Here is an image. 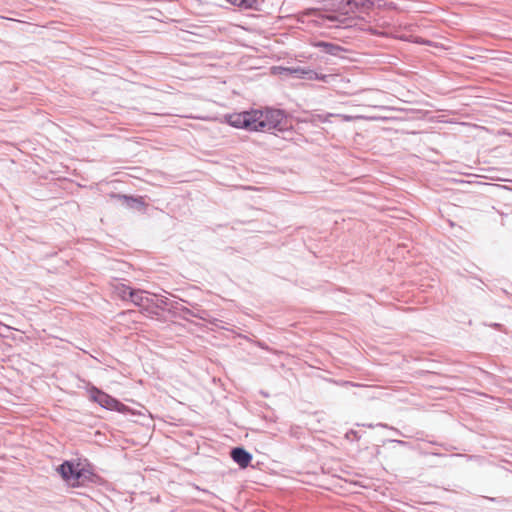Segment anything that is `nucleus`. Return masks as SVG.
<instances>
[{
  "label": "nucleus",
  "mask_w": 512,
  "mask_h": 512,
  "mask_svg": "<svg viewBox=\"0 0 512 512\" xmlns=\"http://www.w3.org/2000/svg\"><path fill=\"white\" fill-rule=\"evenodd\" d=\"M226 123L235 128L251 132L271 133L276 136L292 129L286 112L270 107L263 110L251 109L240 113L226 114Z\"/></svg>",
  "instance_id": "1"
},
{
  "label": "nucleus",
  "mask_w": 512,
  "mask_h": 512,
  "mask_svg": "<svg viewBox=\"0 0 512 512\" xmlns=\"http://www.w3.org/2000/svg\"><path fill=\"white\" fill-rule=\"evenodd\" d=\"M304 14L322 20V24L327 22L328 27L347 28L351 26L349 24L351 17H347L346 0H325L323 10L310 8Z\"/></svg>",
  "instance_id": "2"
},
{
  "label": "nucleus",
  "mask_w": 512,
  "mask_h": 512,
  "mask_svg": "<svg viewBox=\"0 0 512 512\" xmlns=\"http://www.w3.org/2000/svg\"><path fill=\"white\" fill-rule=\"evenodd\" d=\"M57 472L60 474L61 478L70 486V487H79L83 484V480L88 478L87 474L89 471L86 470L81 463H74L72 461L63 462L58 468Z\"/></svg>",
  "instance_id": "3"
},
{
  "label": "nucleus",
  "mask_w": 512,
  "mask_h": 512,
  "mask_svg": "<svg viewBox=\"0 0 512 512\" xmlns=\"http://www.w3.org/2000/svg\"><path fill=\"white\" fill-rule=\"evenodd\" d=\"M382 0H346L347 17H351L349 24L355 21L362 14H368L377 4L380 7Z\"/></svg>",
  "instance_id": "4"
},
{
  "label": "nucleus",
  "mask_w": 512,
  "mask_h": 512,
  "mask_svg": "<svg viewBox=\"0 0 512 512\" xmlns=\"http://www.w3.org/2000/svg\"><path fill=\"white\" fill-rule=\"evenodd\" d=\"M90 397L101 407L108 410H113L120 413H125L128 411L127 406H125L123 403L96 388L90 390Z\"/></svg>",
  "instance_id": "5"
},
{
  "label": "nucleus",
  "mask_w": 512,
  "mask_h": 512,
  "mask_svg": "<svg viewBox=\"0 0 512 512\" xmlns=\"http://www.w3.org/2000/svg\"><path fill=\"white\" fill-rule=\"evenodd\" d=\"M154 298H156V295L150 296L146 291L135 290L131 301L145 311L155 313L153 311Z\"/></svg>",
  "instance_id": "6"
},
{
  "label": "nucleus",
  "mask_w": 512,
  "mask_h": 512,
  "mask_svg": "<svg viewBox=\"0 0 512 512\" xmlns=\"http://www.w3.org/2000/svg\"><path fill=\"white\" fill-rule=\"evenodd\" d=\"M230 457L240 468H247L252 461V454L242 446H237L231 449Z\"/></svg>",
  "instance_id": "7"
},
{
  "label": "nucleus",
  "mask_w": 512,
  "mask_h": 512,
  "mask_svg": "<svg viewBox=\"0 0 512 512\" xmlns=\"http://www.w3.org/2000/svg\"><path fill=\"white\" fill-rule=\"evenodd\" d=\"M312 45L319 48L321 52L331 56H340L342 52H345V49L342 46L332 42L320 40L313 42Z\"/></svg>",
  "instance_id": "8"
},
{
  "label": "nucleus",
  "mask_w": 512,
  "mask_h": 512,
  "mask_svg": "<svg viewBox=\"0 0 512 512\" xmlns=\"http://www.w3.org/2000/svg\"><path fill=\"white\" fill-rule=\"evenodd\" d=\"M234 6L239 7L240 9H252V10H261L262 4L265 0H226Z\"/></svg>",
  "instance_id": "9"
},
{
  "label": "nucleus",
  "mask_w": 512,
  "mask_h": 512,
  "mask_svg": "<svg viewBox=\"0 0 512 512\" xmlns=\"http://www.w3.org/2000/svg\"><path fill=\"white\" fill-rule=\"evenodd\" d=\"M134 292L135 290L123 284L115 287V293L123 300H131Z\"/></svg>",
  "instance_id": "10"
},
{
  "label": "nucleus",
  "mask_w": 512,
  "mask_h": 512,
  "mask_svg": "<svg viewBox=\"0 0 512 512\" xmlns=\"http://www.w3.org/2000/svg\"><path fill=\"white\" fill-rule=\"evenodd\" d=\"M334 114L327 113V114H313L311 116V122L312 123H325L329 121L330 117H333Z\"/></svg>",
  "instance_id": "11"
},
{
  "label": "nucleus",
  "mask_w": 512,
  "mask_h": 512,
  "mask_svg": "<svg viewBox=\"0 0 512 512\" xmlns=\"http://www.w3.org/2000/svg\"><path fill=\"white\" fill-rule=\"evenodd\" d=\"M306 70H307V68H305V67H292V68L287 69V71H289V73L291 75H293L294 77L299 78V79H303V76L305 75Z\"/></svg>",
  "instance_id": "12"
},
{
  "label": "nucleus",
  "mask_w": 512,
  "mask_h": 512,
  "mask_svg": "<svg viewBox=\"0 0 512 512\" xmlns=\"http://www.w3.org/2000/svg\"><path fill=\"white\" fill-rule=\"evenodd\" d=\"M345 438L349 441H358L360 440L361 435L359 434L358 431L351 429L346 432Z\"/></svg>",
  "instance_id": "13"
},
{
  "label": "nucleus",
  "mask_w": 512,
  "mask_h": 512,
  "mask_svg": "<svg viewBox=\"0 0 512 512\" xmlns=\"http://www.w3.org/2000/svg\"><path fill=\"white\" fill-rule=\"evenodd\" d=\"M167 305H168V299L167 298H165V297L159 298L158 296H156V298H154L153 309L154 308H163V307H165Z\"/></svg>",
  "instance_id": "14"
},
{
  "label": "nucleus",
  "mask_w": 512,
  "mask_h": 512,
  "mask_svg": "<svg viewBox=\"0 0 512 512\" xmlns=\"http://www.w3.org/2000/svg\"><path fill=\"white\" fill-rule=\"evenodd\" d=\"M411 43L421 44V45H430L431 41L424 39L420 36L413 35V38H411Z\"/></svg>",
  "instance_id": "15"
},
{
  "label": "nucleus",
  "mask_w": 512,
  "mask_h": 512,
  "mask_svg": "<svg viewBox=\"0 0 512 512\" xmlns=\"http://www.w3.org/2000/svg\"><path fill=\"white\" fill-rule=\"evenodd\" d=\"M317 78V72L307 68L305 75L303 76V79L305 80H314Z\"/></svg>",
  "instance_id": "16"
},
{
  "label": "nucleus",
  "mask_w": 512,
  "mask_h": 512,
  "mask_svg": "<svg viewBox=\"0 0 512 512\" xmlns=\"http://www.w3.org/2000/svg\"><path fill=\"white\" fill-rule=\"evenodd\" d=\"M485 498L491 502H495V503H499V504H505L508 502V500L503 497H485Z\"/></svg>",
  "instance_id": "17"
},
{
  "label": "nucleus",
  "mask_w": 512,
  "mask_h": 512,
  "mask_svg": "<svg viewBox=\"0 0 512 512\" xmlns=\"http://www.w3.org/2000/svg\"><path fill=\"white\" fill-rule=\"evenodd\" d=\"M376 426H379V427H383V428L390 429V430L394 431L396 434L402 435V433H401V431H400V430H398L397 428H394V427L388 426L387 424H384V423H378V424H376Z\"/></svg>",
  "instance_id": "18"
},
{
  "label": "nucleus",
  "mask_w": 512,
  "mask_h": 512,
  "mask_svg": "<svg viewBox=\"0 0 512 512\" xmlns=\"http://www.w3.org/2000/svg\"><path fill=\"white\" fill-rule=\"evenodd\" d=\"M329 77H330L329 75L317 72V78L315 80L322 81V82H327V79Z\"/></svg>",
  "instance_id": "19"
},
{
  "label": "nucleus",
  "mask_w": 512,
  "mask_h": 512,
  "mask_svg": "<svg viewBox=\"0 0 512 512\" xmlns=\"http://www.w3.org/2000/svg\"><path fill=\"white\" fill-rule=\"evenodd\" d=\"M398 38L402 41L411 43V38H413V35L402 34Z\"/></svg>",
  "instance_id": "20"
},
{
  "label": "nucleus",
  "mask_w": 512,
  "mask_h": 512,
  "mask_svg": "<svg viewBox=\"0 0 512 512\" xmlns=\"http://www.w3.org/2000/svg\"><path fill=\"white\" fill-rule=\"evenodd\" d=\"M389 442H392V443H395V444H398V445H401V446H408L409 445L408 442L403 441V440H398V439H391V440H389Z\"/></svg>",
  "instance_id": "21"
},
{
  "label": "nucleus",
  "mask_w": 512,
  "mask_h": 512,
  "mask_svg": "<svg viewBox=\"0 0 512 512\" xmlns=\"http://www.w3.org/2000/svg\"><path fill=\"white\" fill-rule=\"evenodd\" d=\"M489 326L492 327V328L498 329L500 331H504L505 330L504 326L502 324H500V323H491Z\"/></svg>",
  "instance_id": "22"
},
{
  "label": "nucleus",
  "mask_w": 512,
  "mask_h": 512,
  "mask_svg": "<svg viewBox=\"0 0 512 512\" xmlns=\"http://www.w3.org/2000/svg\"><path fill=\"white\" fill-rule=\"evenodd\" d=\"M341 385H343V386H351V387L359 386V384L351 382V381H342Z\"/></svg>",
  "instance_id": "23"
},
{
  "label": "nucleus",
  "mask_w": 512,
  "mask_h": 512,
  "mask_svg": "<svg viewBox=\"0 0 512 512\" xmlns=\"http://www.w3.org/2000/svg\"><path fill=\"white\" fill-rule=\"evenodd\" d=\"M233 334H234V331L226 328V335H225L226 340L230 338V335L233 336Z\"/></svg>",
  "instance_id": "24"
},
{
  "label": "nucleus",
  "mask_w": 512,
  "mask_h": 512,
  "mask_svg": "<svg viewBox=\"0 0 512 512\" xmlns=\"http://www.w3.org/2000/svg\"><path fill=\"white\" fill-rule=\"evenodd\" d=\"M260 394L262 396H264V397H268L269 396V394L267 392L263 391V390L260 391Z\"/></svg>",
  "instance_id": "25"
},
{
  "label": "nucleus",
  "mask_w": 512,
  "mask_h": 512,
  "mask_svg": "<svg viewBox=\"0 0 512 512\" xmlns=\"http://www.w3.org/2000/svg\"><path fill=\"white\" fill-rule=\"evenodd\" d=\"M366 426L369 427V428H373L374 427V425H372V424H368Z\"/></svg>",
  "instance_id": "26"
}]
</instances>
